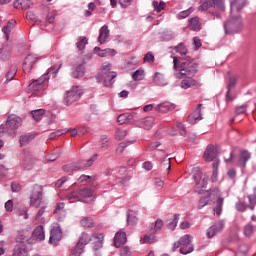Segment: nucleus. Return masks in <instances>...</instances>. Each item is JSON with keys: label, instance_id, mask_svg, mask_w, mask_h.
<instances>
[{"label": "nucleus", "instance_id": "nucleus-1", "mask_svg": "<svg viewBox=\"0 0 256 256\" xmlns=\"http://www.w3.org/2000/svg\"><path fill=\"white\" fill-rule=\"evenodd\" d=\"M179 59L173 57V67L174 69H179V73L182 77H193L197 73L198 64L195 59L191 56H185L184 61L178 65Z\"/></svg>", "mask_w": 256, "mask_h": 256}, {"label": "nucleus", "instance_id": "nucleus-2", "mask_svg": "<svg viewBox=\"0 0 256 256\" xmlns=\"http://www.w3.org/2000/svg\"><path fill=\"white\" fill-rule=\"evenodd\" d=\"M70 203L81 201L82 203H91L95 199V192L91 188H81L69 192L66 196Z\"/></svg>", "mask_w": 256, "mask_h": 256}, {"label": "nucleus", "instance_id": "nucleus-3", "mask_svg": "<svg viewBox=\"0 0 256 256\" xmlns=\"http://www.w3.org/2000/svg\"><path fill=\"white\" fill-rule=\"evenodd\" d=\"M224 30L226 35H235L241 33L243 30V19L241 16L232 17L224 23Z\"/></svg>", "mask_w": 256, "mask_h": 256}, {"label": "nucleus", "instance_id": "nucleus-4", "mask_svg": "<svg viewBox=\"0 0 256 256\" xmlns=\"http://www.w3.org/2000/svg\"><path fill=\"white\" fill-rule=\"evenodd\" d=\"M117 77V73L111 72V63L104 62L102 64L101 73L96 76V79H103L105 87H111L113 85V80Z\"/></svg>", "mask_w": 256, "mask_h": 256}, {"label": "nucleus", "instance_id": "nucleus-5", "mask_svg": "<svg viewBox=\"0 0 256 256\" xmlns=\"http://www.w3.org/2000/svg\"><path fill=\"white\" fill-rule=\"evenodd\" d=\"M210 7H214V9H217L216 12H210L213 17H216V19H221V13L225 11V4L223 0H210L204 2L202 5L199 6V9L201 11H207V9H210Z\"/></svg>", "mask_w": 256, "mask_h": 256}, {"label": "nucleus", "instance_id": "nucleus-6", "mask_svg": "<svg viewBox=\"0 0 256 256\" xmlns=\"http://www.w3.org/2000/svg\"><path fill=\"white\" fill-rule=\"evenodd\" d=\"M97 160V154H95L92 158L88 160H81L76 163L67 164L63 166V171L65 173H73V171H81V169H87V167H91L93 165V162Z\"/></svg>", "mask_w": 256, "mask_h": 256}, {"label": "nucleus", "instance_id": "nucleus-7", "mask_svg": "<svg viewBox=\"0 0 256 256\" xmlns=\"http://www.w3.org/2000/svg\"><path fill=\"white\" fill-rule=\"evenodd\" d=\"M41 203H43V186L34 184L30 192V205L39 209Z\"/></svg>", "mask_w": 256, "mask_h": 256}, {"label": "nucleus", "instance_id": "nucleus-8", "mask_svg": "<svg viewBox=\"0 0 256 256\" xmlns=\"http://www.w3.org/2000/svg\"><path fill=\"white\" fill-rule=\"evenodd\" d=\"M208 195L211 199H217L213 211L217 217H220L223 213V203L225 201V198L221 197V190L219 188H212L208 191Z\"/></svg>", "mask_w": 256, "mask_h": 256}, {"label": "nucleus", "instance_id": "nucleus-9", "mask_svg": "<svg viewBox=\"0 0 256 256\" xmlns=\"http://www.w3.org/2000/svg\"><path fill=\"white\" fill-rule=\"evenodd\" d=\"M103 239H105L103 233L94 234L92 236H89V234L87 233H82L78 243L85 247V245H88V243L94 241V243H96L98 247H103Z\"/></svg>", "mask_w": 256, "mask_h": 256}, {"label": "nucleus", "instance_id": "nucleus-10", "mask_svg": "<svg viewBox=\"0 0 256 256\" xmlns=\"http://www.w3.org/2000/svg\"><path fill=\"white\" fill-rule=\"evenodd\" d=\"M163 229V220L157 219L154 224H150L148 233L149 235H145L143 238V243H154L155 242V234L159 233Z\"/></svg>", "mask_w": 256, "mask_h": 256}, {"label": "nucleus", "instance_id": "nucleus-11", "mask_svg": "<svg viewBox=\"0 0 256 256\" xmlns=\"http://www.w3.org/2000/svg\"><path fill=\"white\" fill-rule=\"evenodd\" d=\"M178 243H180V253L181 255H189V253H193V245H191V235L186 234L178 240Z\"/></svg>", "mask_w": 256, "mask_h": 256}, {"label": "nucleus", "instance_id": "nucleus-12", "mask_svg": "<svg viewBox=\"0 0 256 256\" xmlns=\"http://www.w3.org/2000/svg\"><path fill=\"white\" fill-rule=\"evenodd\" d=\"M247 7V0H232L230 2V15L231 17H241V11Z\"/></svg>", "mask_w": 256, "mask_h": 256}, {"label": "nucleus", "instance_id": "nucleus-13", "mask_svg": "<svg viewBox=\"0 0 256 256\" xmlns=\"http://www.w3.org/2000/svg\"><path fill=\"white\" fill-rule=\"evenodd\" d=\"M132 125H135V127H139L140 129H145L146 131H150V129L153 128V125H155V117L146 116L144 118L134 120L132 122Z\"/></svg>", "mask_w": 256, "mask_h": 256}, {"label": "nucleus", "instance_id": "nucleus-14", "mask_svg": "<svg viewBox=\"0 0 256 256\" xmlns=\"http://www.w3.org/2000/svg\"><path fill=\"white\" fill-rule=\"evenodd\" d=\"M81 89L79 87L74 86L70 90L67 91L66 96L64 98V103L66 105H72L75 101H79L81 99Z\"/></svg>", "mask_w": 256, "mask_h": 256}, {"label": "nucleus", "instance_id": "nucleus-15", "mask_svg": "<svg viewBox=\"0 0 256 256\" xmlns=\"http://www.w3.org/2000/svg\"><path fill=\"white\" fill-rule=\"evenodd\" d=\"M217 157H219V151L217 150V146L209 144L203 154L204 161H206L207 163H211V161H213V163H215V161H219Z\"/></svg>", "mask_w": 256, "mask_h": 256}, {"label": "nucleus", "instance_id": "nucleus-16", "mask_svg": "<svg viewBox=\"0 0 256 256\" xmlns=\"http://www.w3.org/2000/svg\"><path fill=\"white\" fill-rule=\"evenodd\" d=\"M39 61V56L36 54H28L23 62L22 69L26 75H29L33 69V65Z\"/></svg>", "mask_w": 256, "mask_h": 256}, {"label": "nucleus", "instance_id": "nucleus-17", "mask_svg": "<svg viewBox=\"0 0 256 256\" xmlns=\"http://www.w3.org/2000/svg\"><path fill=\"white\" fill-rule=\"evenodd\" d=\"M45 81H48L47 74H43L40 78L33 80L28 86V91L30 93H37V91H41V89L45 87Z\"/></svg>", "mask_w": 256, "mask_h": 256}, {"label": "nucleus", "instance_id": "nucleus-18", "mask_svg": "<svg viewBox=\"0 0 256 256\" xmlns=\"http://www.w3.org/2000/svg\"><path fill=\"white\" fill-rule=\"evenodd\" d=\"M224 228L225 222L223 220H219L207 230L206 236L208 237V239H211L215 237L217 233H221Z\"/></svg>", "mask_w": 256, "mask_h": 256}, {"label": "nucleus", "instance_id": "nucleus-19", "mask_svg": "<svg viewBox=\"0 0 256 256\" xmlns=\"http://www.w3.org/2000/svg\"><path fill=\"white\" fill-rule=\"evenodd\" d=\"M63 237V232H61V229L59 227H54L50 231V238H49V243L50 245H56L59 244V241H61V238Z\"/></svg>", "mask_w": 256, "mask_h": 256}, {"label": "nucleus", "instance_id": "nucleus-20", "mask_svg": "<svg viewBox=\"0 0 256 256\" xmlns=\"http://www.w3.org/2000/svg\"><path fill=\"white\" fill-rule=\"evenodd\" d=\"M249 201H250V205L247 206V204L243 201H238L236 203V209L237 211H240L241 213H243V211H247V207H249V209H251V211H253V209H255V196L254 195H250L248 196Z\"/></svg>", "mask_w": 256, "mask_h": 256}, {"label": "nucleus", "instance_id": "nucleus-21", "mask_svg": "<svg viewBox=\"0 0 256 256\" xmlns=\"http://www.w3.org/2000/svg\"><path fill=\"white\" fill-rule=\"evenodd\" d=\"M19 127H21V118L15 115L9 116L6 121V129L13 131L15 129H19Z\"/></svg>", "mask_w": 256, "mask_h": 256}, {"label": "nucleus", "instance_id": "nucleus-22", "mask_svg": "<svg viewBox=\"0 0 256 256\" xmlns=\"http://www.w3.org/2000/svg\"><path fill=\"white\" fill-rule=\"evenodd\" d=\"M201 107H203V104H198V106L193 111V113H191L188 116L187 121H188V123H190V125H195V123H197V121H201V119H203V117L201 116Z\"/></svg>", "mask_w": 256, "mask_h": 256}, {"label": "nucleus", "instance_id": "nucleus-23", "mask_svg": "<svg viewBox=\"0 0 256 256\" xmlns=\"http://www.w3.org/2000/svg\"><path fill=\"white\" fill-rule=\"evenodd\" d=\"M130 179L131 177L129 176V174H127V168L125 167L120 168L117 176V182L119 183V185L127 186Z\"/></svg>", "mask_w": 256, "mask_h": 256}, {"label": "nucleus", "instance_id": "nucleus-24", "mask_svg": "<svg viewBox=\"0 0 256 256\" xmlns=\"http://www.w3.org/2000/svg\"><path fill=\"white\" fill-rule=\"evenodd\" d=\"M109 26L107 25H103L100 30H99V36H98V43L100 45H103V43H105V41H107V39H109Z\"/></svg>", "mask_w": 256, "mask_h": 256}, {"label": "nucleus", "instance_id": "nucleus-25", "mask_svg": "<svg viewBox=\"0 0 256 256\" xmlns=\"http://www.w3.org/2000/svg\"><path fill=\"white\" fill-rule=\"evenodd\" d=\"M173 109H175V104L171 102H163L155 107V111L158 113H168V111H173Z\"/></svg>", "mask_w": 256, "mask_h": 256}, {"label": "nucleus", "instance_id": "nucleus-26", "mask_svg": "<svg viewBox=\"0 0 256 256\" xmlns=\"http://www.w3.org/2000/svg\"><path fill=\"white\" fill-rule=\"evenodd\" d=\"M127 243V234L125 232H117L114 237V245L119 248Z\"/></svg>", "mask_w": 256, "mask_h": 256}, {"label": "nucleus", "instance_id": "nucleus-27", "mask_svg": "<svg viewBox=\"0 0 256 256\" xmlns=\"http://www.w3.org/2000/svg\"><path fill=\"white\" fill-rule=\"evenodd\" d=\"M73 79H81L85 76V63L78 64L71 73Z\"/></svg>", "mask_w": 256, "mask_h": 256}, {"label": "nucleus", "instance_id": "nucleus-28", "mask_svg": "<svg viewBox=\"0 0 256 256\" xmlns=\"http://www.w3.org/2000/svg\"><path fill=\"white\" fill-rule=\"evenodd\" d=\"M35 137H37V133L21 135L19 138L20 147L29 145V143H31Z\"/></svg>", "mask_w": 256, "mask_h": 256}, {"label": "nucleus", "instance_id": "nucleus-29", "mask_svg": "<svg viewBox=\"0 0 256 256\" xmlns=\"http://www.w3.org/2000/svg\"><path fill=\"white\" fill-rule=\"evenodd\" d=\"M153 83L159 87H165L167 85V79H165V76L161 72H156L153 77Z\"/></svg>", "mask_w": 256, "mask_h": 256}, {"label": "nucleus", "instance_id": "nucleus-30", "mask_svg": "<svg viewBox=\"0 0 256 256\" xmlns=\"http://www.w3.org/2000/svg\"><path fill=\"white\" fill-rule=\"evenodd\" d=\"M191 87H199V82H197V80L191 77L182 80L181 82L182 89H189Z\"/></svg>", "mask_w": 256, "mask_h": 256}, {"label": "nucleus", "instance_id": "nucleus-31", "mask_svg": "<svg viewBox=\"0 0 256 256\" xmlns=\"http://www.w3.org/2000/svg\"><path fill=\"white\" fill-rule=\"evenodd\" d=\"M13 256H27V248L25 247V244L20 243L16 245Z\"/></svg>", "mask_w": 256, "mask_h": 256}, {"label": "nucleus", "instance_id": "nucleus-32", "mask_svg": "<svg viewBox=\"0 0 256 256\" xmlns=\"http://www.w3.org/2000/svg\"><path fill=\"white\" fill-rule=\"evenodd\" d=\"M249 159H251V154L244 150L240 154L237 165H240V167H245V164L248 162Z\"/></svg>", "mask_w": 256, "mask_h": 256}, {"label": "nucleus", "instance_id": "nucleus-33", "mask_svg": "<svg viewBox=\"0 0 256 256\" xmlns=\"http://www.w3.org/2000/svg\"><path fill=\"white\" fill-rule=\"evenodd\" d=\"M191 31H201V22H199V17H193L190 19Z\"/></svg>", "mask_w": 256, "mask_h": 256}, {"label": "nucleus", "instance_id": "nucleus-34", "mask_svg": "<svg viewBox=\"0 0 256 256\" xmlns=\"http://www.w3.org/2000/svg\"><path fill=\"white\" fill-rule=\"evenodd\" d=\"M33 237L38 239V241H43L45 239V231L43 230V226H38L33 231Z\"/></svg>", "mask_w": 256, "mask_h": 256}, {"label": "nucleus", "instance_id": "nucleus-35", "mask_svg": "<svg viewBox=\"0 0 256 256\" xmlns=\"http://www.w3.org/2000/svg\"><path fill=\"white\" fill-rule=\"evenodd\" d=\"M219 165H220L219 160L214 161L212 164L213 171H212L211 180L213 183H215V181H217V177L219 175Z\"/></svg>", "mask_w": 256, "mask_h": 256}, {"label": "nucleus", "instance_id": "nucleus-36", "mask_svg": "<svg viewBox=\"0 0 256 256\" xmlns=\"http://www.w3.org/2000/svg\"><path fill=\"white\" fill-rule=\"evenodd\" d=\"M16 23L17 22L15 20H10L8 21L7 25L3 27L2 31L6 35L7 40L9 39V33H11V29L15 27Z\"/></svg>", "mask_w": 256, "mask_h": 256}, {"label": "nucleus", "instance_id": "nucleus-37", "mask_svg": "<svg viewBox=\"0 0 256 256\" xmlns=\"http://www.w3.org/2000/svg\"><path fill=\"white\" fill-rule=\"evenodd\" d=\"M31 115L35 121H41L45 115V109L32 110Z\"/></svg>", "mask_w": 256, "mask_h": 256}, {"label": "nucleus", "instance_id": "nucleus-38", "mask_svg": "<svg viewBox=\"0 0 256 256\" xmlns=\"http://www.w3.org/2000/svg\"><path fill=\"white\" fill-rule=\"evenodd\" d=\"M15 75H17V68L15 66H12L6 73V81L4 83H9L10 81H13V79H15Z\"/></svg>", "mask_w": 256, "mask_h": 256}, {"label": "nucleus", "instance_id": "nucleus-39", "mask_svg": "<svg viewBox=\"0 0 256 256\" xmlns=\"http://www.w3.org/2000/svg\"><path fill=\"white\" fill-rule=\"evenodd\" d=\"M80 225L85 229H91L92 227H94L93 219L91 217H84L80 221Z\"/></svg>", "mask_w": 256, "mask_h": 256}, {"label": "nucleus", "instance_id": "nucleus-40", "mask_svg": "<svg viewBox=\"0 0 256 256\" xmlns=\"http://www.w3.org/2000/svg\"><path fill=\"white\" fill-rule=\"evenodd\" d=\"M174 50L176 53H179L181 55L182 59H185V55H187V47H185V44L180 43L177 46H175Z\"/></svg>", "mask_w": 256, "mask_h": 256}, {"label": "nucleus", "instance_id": "nucleus-41", "mask_svg": "<svg viewBox=\"0 0 256 256\" xmlns=\"http://www.w3.org/2000/svg\"><path fill=\"white\" fill-rule=\"evenodd\" d=\"M133 81H143L145 79V70L138 69L132 75Z\"/></svg>", "mask_w": 256, "mask_h": 256}, {"label": "nucleus", "instance_id": "nucleus-42", "mask_svg": "<svg viewBox=\"0 0 256 256\" xmlns=\"http://www.w3.org/2000/svg\"><path fill=\"white\" fill-rule=\"evenodd\" d=\"M133 119L131 114H121L118 116L117 121L120 125H125V123H129Z\"/></svg>", "mask_w": 256, "mask_h": 256}, {"label": "nucleus", "instance_id": "nucleus-43", "mask_svg": "<svg viewBox=\"0 0 256 256\" xmlns=\"http://www.w3.org/2000/svg\"><path fill=\"white\" fill-rule=\"evenodd\" d=\"M249 253V246L247 244H241L238 247V252L236 256H246Z\"/></svg>", "mask_w": 256, "mask_h": 256}, {"label": "nucleus", "instance_id": "nucleus-44", "mask_svg": "<svg viewBox=\"0 0 256 256\" xmlns=\"http://www.w3.org/2000/svg\"><path fill=\"white\" fill-rule=\"evenodd\" d=\"M88 40L87 37L82 36L80 37L79 41L76 42V47L77 49H79V51H83V49H85V45H87Z\"/></svg>", "mask_w": 256, "mask_h": 256}, {"label": "nucleus", "instance_id": "nucleus-45", "mask_svg": "<svg viewBox=\"0 0 256 256\" xmlns=\"http://www.w3.org/2000/svg\"><path fill=\"white\" fill-rule=\"evenodd\" d=\"M177 223H179V214L174 215V219L168 222L167 227L170 231H175V227H177Z\"/></svg>", "mask_w": 256, "mask_h": 256}, {"label": "nucleus", "instance_id": "nucleus-46", "mask_svg": "<svg viewBox=\"0 0 256 256\" xmlns=\"http://www.w3.org/2000/svg\"><path fill=\"white\" fill-rule=\"evenodd\" d=\"M125 137H127V130H121L117 128L115 132V138L117 139V141H122V139H124Z\"/></svg>", "mask_w": 256, "mask_h": 256}, {"label": "nucleus", "instance_id": "nucleus-47", "mask_svg": "<svg viewBox=\"0 0 256 256\" xmlns=\"http://www.w3.org/2000/svg\"><path fill=\"white\" fill-rule=\"evenodd\" d=\"M237 81H239V76H230L227 89L231 91L237 85Z\"/></svg>", "mask_w": 256, "mask_h": 256}, {"label": "nucleus", "instance_id": "nucleus-48", "mask_svg": "<svg viewBox=\"0 0 256 256\" xmlns=\"http://www.w3.org/2000/svg\"><path fill=\"white\" fill-rule=\"evenodd\" d=\"M83 249H85L84 246L81 245V243H77L75 248L72 250V255L73 256H81V254L83 253Z\"/></svg>", "mask_w": 256, "mask_h": 256}, {"label": "nucleus", "instance_id": "nucleus-49", "mask_svg": "<svg viewBox=\"0 0 256 256\" xmlns=\"http://www.w3.org/2000/svg\"><path fill=\"white\" fill-rule=\"evenodd\" d=\"M152 6L154 7V11H157V13H161V11H163V9H165V2L159 3L157 1H153Z\"/></svg>", "mask_w": 256, "mask_h": 256}, {"label": "nucleus", "instance_id": "nucleus-50", "mask_svg": "<svg viewBox=\"0 0 256 256\" xmlns=\"http://www.w3.org/2000/svg\"><path fill=\"white\" fill-rule=\"evenodd\" d=\"M61 67H63V63H60L58 65H54V66L50 67L48 69V72L46 73V77H47V75H49V73H52V75H57L59 73V69H61Z\"/></svg>", "mask_w": 256, "mask_h": 256}, {"label": "nucleus", "instance_id": "nucleus-51", "mask_svg": "<svg viewBox=\"0 0 256 256\" xmlns=\"http://www.w3.org/2000/svg\"><path fill=\"white\" fill-rule=\"evenodd\" d=\"M136 223H137V216H135V213L133 211L128 213L127 224L128 225H136Z\"/></svg>", "mask_w": 256, "mask_h": 256}, {"label": "nucleus", "instance_id": "nucleus-52", "mask_svg": "<svg viewBox=\"0 0 256 256\" xmlns=\"http://www.w3.org/2000/svg\"><path fill=\"white\" fill-rule=\"evenodd\" d=\"M101 149H103L104 151L106 149H109V137L107 136L101 137Z\"/></svg>", "mask_w": 256, "mask_h": 256}, {"label": "nucleus", "instance_id": "nucleus-53", "mask_svg": "<svg viewBox=\"0 0 256 256\" xmlns=\"http://www.w3.org/2000/svg\"><path fill=\"white\" fill-rule=\"evenodd\" d=\"M127 145H129V143H127V142H121V143L119 144V146L117 147V149H116L117 154H118V155H122L123 152L125 151Z\"/></svg>", "mask_w": 256, "mask_h": 256}, {"label": "nucleus", "instance_id": "nucleus-54", "mask_svg": "<svg viewBox=\"0 0 256 256\" xmlns=\"http://www.w3.org/2000/svg\"><path fill=\"white\" fill-rule=\"evenodd\" d=\"M253 227L251 225H246L245 228H244V235L246 237H251L253 235Z\"/></svg>", "mask_w": 256, "mask_h": 256}, {"label": "nucleus", "instance_id": "nucleus-55", "mask_svg": "<svg viewBox=\"0 0 256 256\" xmlns=\"http://www.w3.org/2000/svg\"><path fill=\"white\" fill-rule=\"evenodd\" d=\"M193 12V8H189L187 10H184L179 13L180 19H187L189 17V14Z\"/></svg>", "mask_w": 256, "mask_h": 256}, {"label": "nucleus", "instance_id": "nucleus-56", "mask_svg": "<svg viewBox=\"0 0 256 256\" xmlns=\"http://www.w3.org/2000/svg\"><path fill=\"white\" fill-rule=\"evenodd\" d=\"M154 61H155V56L153 55V53L148 52L144 56V62H146V63H153Z\"/></svg>", "mask_w": 256, "mask_h": 256}, {"label": "nucleus", "instance_id": "nucleus-57", "mask_svg": "<svg viewBox=\"0 0 256 256\" xmlns=\"http://www.w3.org/2000/svg\"><path fill=\"white\" fill-rule=\"evenodd\" d=\"M177 127L180 130V135L185 137V135H187V128L185 127V124L180 122L177 124Z\"/></svg>", "mask_w": 256, "mask_h": 256}, {"label": "nucleus", "instance_id": "nucleus-58", "mask_svg": "<svg viewBox=\"0 0 256 256\" xmlns=\"http://www.w3.org/2000/svg\"><path fill=\"white\" fill-rule=\"evenodd\" d=\"M31 7H33L32 0H22V9L27 10L31 9Z\"/></svg>", "mask_w": 256, "mask_h": 256}, {"label": "nucleus", "instance_id": "nucleus-59", "mask_svg": "<svg viewBox=\"0 0 256 256\" xmlns=\"http://www.w3.org/2000/svg\"><path fill=\"white\" fill-rule=\"evenodd\" d=\"M65 130H57L55 132L50 133L49 139H55L56 137H61V135H64Z\"/></svg>", "mask_w": 256, "mask_h": 256}, {"label": "nucleus", "instance_id": "nucleus-60", "mask_svg": "<svg viewBox=\"0 0 256 256\" xmlns=\"http://www.w3.org/2000/svg\"><path fill=\"white\" fill-rule=\"evenodd\" d=\"M162 167L166 168L167 171H171V159L169 158H165L162 163H161Z\"/></svg>", "mask_w": 256, "mask_h": 256}, {"label": "nucleus", "instance_id": "nucleus-61", "mask_svg": "<svg viewBox=\"0 0 256 256\" xmlns=\"http://www.w3.org/2000/svg\"><path fill=\"white\" fill-rule=\"evenodd\" d=\"M209 205V199L203 197L199 200V203H198V209H203V207Z\"/></svg>", "mask_w": 256, "mask_h": 256}, {"label": "nucleus", "instance_id": "nucleus-62", "mask_svg": "<svg viewBox=\"0 0 256 256\" xmlns=\"http://www.w3.org/2000/svg\"><path fill=\"white\" fill-rule=\"evenodd\" d=\"M247 111V105L237 106L235 108L236 115H241Z\"/></svg>", "mask_w": 256, "mask_h": 256}, {"label": "nucleus", "instance_id": "nucleus-63", "mask_svg": "<svg viewBox=\"0 0 256 256\" xmlns=\"http://www.w3.org/2000/svg\"><path fill=\"white\" fill-rule=\"evenodd\" d=\"M120 256H131V249L128 246L121 248Z\"/></svg>", "mask_w": 256, "mask_h": 256}, {"label": "nucleus", "instance_id": "nucleus-64", "mask_svg": "<svg viewBox=\"0 0 256 256\" xmlns=\"http://www.w3.org/2000/svg\"><path fill=\"white\" fill-rule=\"evenodd\" d=\"M193 45L195 47V51H198L199 48L201 47V39L199 37H194L193 38Z\"/></svg>", "mask_w": 256, "mask_h": 256}]
</instances>
